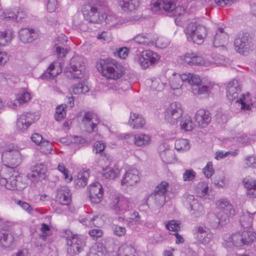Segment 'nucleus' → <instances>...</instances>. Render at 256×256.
<instances>
[{
	"label": "nucleus",
	"instance_id": "nucleus-30",
	"mask_svg": "<svg viewBox=\"0 0 256 256\" xmlns=\"http://www.w3.org/2000/svg\"><path fill=\"white\" fill-rule=\"evenodd\" d=\"M82 122L86 127L95 128L99 124V120L96 114L90 112H85Z\"/></svg>",
	"mask_w": 256,
	"mask_h": 256
},
{
	"label": "nucleus",
	"instance_id": "nucleus-39",
	"mask_svg": "<svg viewBox=\"0 0 256 256\" xmlns=\"http://www.w3.org/2000/svg\"><path fill=\"white\" fill-rule=\"evenodd\" d=\"M79 221L80 223L87 226L98 227L100 225V222H101V218L98 216H95L91 218L90 216L86 214L84 218H80Z\"/></svg>",
	"mask_w": 256,
	"mask_h": 256
},
{
	"label": "nucleus",
	"instance_id": "nucleus-49",
	"mask_svg": "<svg viewBox=\"0 0 256 256\" xmlns=\"http://www.w3.org/2000/svg\"><path fill=\"white\" fill-rule=\"evenodd\" d=\"M38 146L39 148L38 149L40 152L45 154H50L52 150V144L45 140L41 142Z\"/></svg>",
	"mask_w": 256,
	"mask_h": 256
},
{
	"label": "nucleus",
	"instance_id": "nucleus-31",
	"mask_svg": "<svg viewBox=\"0 0 256 256\" xmlns=\"http://www.w3.org/2000/svg\"><path fill=\"white\" fill-rule=\"evenodd\" d=\"M196 192L197 195L201 198L208 200H212L214 198V194H210L211 192L208 184L203 182H200L197 184Z\"/></svg>",
	"mask_w": 256,
	"mask_h": 256
},
{
	"label": "nucleus",
	"instance_id": "nucleus-35",
	"mask_svg": "<svg viewBox=\"0 0 256 256\" xmlns=\"http://www.w3.org/2000/svg\"><path fill=\"white\" fill-rule=\"evenodd\" d=\"M106 165L105 167L102 166V174L106 178L114 180L120 174V170L118 168H109L110 162L108 160L104 159Z\"/></svg>",
	"mask_w": 256,
	"mask_h": 256
},
{
	"label": "nucleus",
	"instance_id": "nucleus-54",
	"mask_svg": "<svg viewBox=\"0 0 256 256\" xmlns=\"http://www.w3.org/2000/svg\"><path fill=\"white\" fill-rule=\"evenodd\" d=\"M58 170L61 172L64 176L66 181L70 182L72 181V178L69 174V170L66 168L63 164H59L58 166Z\"/></svg>",
	"mask_w": 256,
	"mask_h": 256
},
{
	"label": "nucleus",
	"instance_id": "nucleus-25",
	"mask_svg": "<svg viewBox=\"0 0 256 256\" xmlns=\"http://www.w3.org/2000/svg\"><path fill=\"white\" fill-rule=\"evenodd\" d=\"M62 72V67L60 62H54L42 74V77L43 79L52 78L60 74Z\"/></svg>",
	"mask_w": 256,
	"mask_h": 256
},
{
	"label": "nucleus",
	"instance_id": "nucleus-38",
	"mask_svg": "<svg viewBox=\"0 0 256 256\" xmlns=\"http://www.w3.org/2000/svg\"><path fill=\"white\" fill-rule=\"evenodd\" d=\"M34 114L32 113H26L22 114L18 119L16 122L17 127L20 128L21 127H29L33 122Z\"/></svg>",
	"mask_w": 256,
	"mask_h": 256
},
{
	"label": "nucleus",
	"instance_id": "nucleus-15",
	"mask_svg": "<svg viewBox=\"0 0 256 256\" xmlns=\"http://www.w3.org/2000/svg\"><path fill=\"white\" fill-rule=\"evenodd\" d=\"M0 227V244L4 248L12 249L14 246V236L10 228L6 225Z\"/></svg>",
	"mask_w": 256,
	"mask_h": 256
},
{
	"label": "nucleus",
	"instance_id": "nucleus-26",
	"mask_svg": "<svg viewBox=\"0 0 256 256\" xmlns=\"http://www.w3.org/2000/svg\"><path fill=\"white\" fill-rule=\"evenodd\" d=\"M195 119L198 124L197 126L201 127V128H206L211 122L210 112L204 109L199 110L196 112Z\"/></svg>",
	"mask_w": 256,
	"mask_h": 256
},
{
	"label": "nucleus",
	"instance_id": "nucleus-24",
	"mask_svg": "<svg viewBox=\"0 0 256 256\" xmlns=\"http://www.w3.org/2000/svg\"><path fill=\"white\" fill-rule=\"evenodd\" d=\"M160 154L162 162L166 164H171L175 159L174 152L169 146L163 144L159 147Z\"/></svg>",
	"mask_w": 256,
	"mask_h": 256
},
{
	"label": "nucleus",
	"instance_id": "nucleus-4",
	"mask_svg": "<svg viewBox=\"0 0 256 256\" xmlns=\"http://www.w3.org/2000/svg\"><path fill=\"white\" fill-rule=\"evenodd\" d=\"M188 77L186 82L192 86V92L195 96H207L209 95L212 88L210 82H203L197 75L192 74H186Z\"/></svg>",
	"mask_w": 256,
	"mask_h": 256
},
{
	"label": "nucleus",
	"instance_id": "nucleus-46",
	"mask_svg": "<svg viewBox=\"0 0 256 256\" xmlns=\"http://www.w3.org/2000/svg\"><path fill=\"white\" fill-rule=\"evenodd\" d=\"M30 100V94L24 89L20 90L16 96V100L20 104L26 103Z\"/></svg>",
	"mask_w": 256,
	"mask_h": 256
},
{
	"label": "nucleus",
	"instance_id": "nucleus-34",
	"mask_svg": "<svg viewBox=\"0 0 256 256\" xmlns=\"http://www.w3.org/2000/svg\"><path fill=\"white\" fill-rule=\"evenodd\" d=\"M67 41V38L64 34H61L55 43V52L59 58H64L67 53L66 50L64 48V43Z\"/></svg>",
	"mask_w": 256,
	"mask_h": 256
},
{
	"label": "nucleus",
	"instance_id": "nucleus-22",
	"mask_svg": "<svg viewBox=\"0 0 256 256\" xmlns=\"http://www.w3.org/2000/svg\"><path fill=\"white\" fill-rule=\"evenodd\" d=\"M56 200L62 205H68L72 200V193L67 186H60L58 190Z\"/></svg>",
	"mask_w": 256,
	"mask_h": 256
},
{
	"label": "nucleus",
	"instance_id": "nucleus-41",
	"mask_svg": "<svg viewBox=\"0 0 256 256\" xmlns=\"http://www.w3.org/2000/svg\"><path fill=\"white\" fill-rule=\"evenodd\" d=\"M134 144L138 146H146L150 143L151 137L146 134H136L134 137Z\"/></svg>",
	"mask_w": 256,
	"mask_h": 256
},
{
	"label": "nucleus",
	"instance_id": "nucleus-23",
	"mask_svg": "<svg viewBox=\"0 0 256 256\" xmlns=\"http://www.w3.org/2000/svg\"><path fill=\"white\" fill-rule=\"evenodd\" d=\"M182 59L187 64L194 66H205L208 64L202 56L196 53H186L182 56Z\"/></svg>",
	"mask_w": 256,
	"mask_h": 256
},
{
	"label": "nucleus",
	"instance_id": "nucleus-17",
	"mask_svg": "<svg viewBox=\"0 0 256 256\" xmlns=\"http://www.w3.org/2000/svg\"><path fill=\"white\" fill-rule=\"evenodd\" d=\"M158 58V54L150 50H144L138 56L139 64L144 68L154 64Z\"/></svg>",
	"mask_w": 256,
	"mask_h": 256
},
{
	"label": "nucleus",
	"instance_id": "nucleus-32",
	"mask_svg": "<svg viewBox=\"0 0 256 256\" xmlns=\"http://www.w3.org/2000/svg\"><path fill=\"white\" fill-rule=\"evenodd\" d=\"M228 41V36L224 29L219 28L216 32L213 41L215 47L222 46Z\"/></svg>",
	"mask_w": 256,
	"mask_h": 256
},
{
	"label": "nucleus",
	"instance_id": "nucleus-45",
	"mask_svg": "<svg viewBox=\"0 0 256 256\" xmlns=\"http://www.w3.org/2000/svg\"><path fill=\"white\" fill-rule=\"evenodd\" d=\"M72 88V92L74 94H84L90 90L88 86L82 82L74 84Z\"/></svg>",
	"mask_w": 256,
	"mask_h": 256
},
{
	"label": "nucleus",
	"instance_id": "nucleus-37",
	"mask_svg": "<svg viewBox=\"0 0 256 256\" xmlns=\"http://www.w3.org/2000/svg\"><path fill=\"white\" fill-rule=\"evenodd\" d=\"M129 123L133 128H142L145 126L146 122L142 115L136 113H131Z\"/></svg>",
	"mask_w": 256,
	"mask_h": 256
},
{
	"label": "nucleus",
	"instance_id": "nucleus-6",
	"mask_svg": "<svg viewBox=\"0 0 256 256\" xmlns=\"http://www.w3.org/2000/svg\"><path fill=\"white\" fill-rule=\"evenodd\" d=\"M188 41L200 44H202L207 34L206 27L196 22L188 24L185 30Z\"/></svg>",
	"mask_w": 256,
	"mask_h": 256
},
{
	"label": "nucleus",
	"instance_id": "nucleus-47",
	"mask_svg": "<svg viewBox=\"0 0 256 256\" xmlns=\"http://www.w3.org/2000/svg\"><path fill=\"white\" fill-rule=\"evenodd\" d=\"M66 106L64 104H62L56 106L54 118L57 121H60L64 119L66 116Z\"/></svg>",
	"mask_w": 256,
	"mask_h": 256
},
{
	"label": "nucleus",
	"instance_id": "nucleus-16",
	"mask_svg": "<svg viewBox=\"0 0 256 256\" xmlns=\"http://www.w3.org/2000/svg\"><path fill=\"white\" fill-rule=\"evenodd\" d=\"M88 194L91 203L98 204L103 198L104 191L102 184L98 182H94L88 188Z\"/></svg>",
	"mask_w": 256,
	"mask_h": 256
},
{
	"label": "nucleus",
	"instance_id": "nucleus-5",
	"mask_svg": "<svg viewBox=\"0 0 256 256\" xmlns=\"http://www.w3.org/2000/svg\"><path fill=\"white\" fill-rule=\"evenodd\" d=\"M216 207L220 212L216 216V222L221 226L228 222L230 218L236 214L234 206L226 198H220L216 202Z\"/></svg>",
	"mask_w": 256,
	"mask_h": 256
},
{
	"label": "nucleus",
	"instance_id": "nucleus-28",
	"mask_svg": "<svg viewBox=\"0 0 256 256\" xmlns=\"http://www.w3.org/2000/svg\"><path fill=\"white\" fill-rule=\"evenodd\" d=\"M133 40L136 43L145 46H154L156 42V36L151 34H138Z\"/></svg>",
	"mask_w": 256,
	"mask_h": 256
},
{
	"label": "nucleus",
	"instance_id": "nucleus-2",
	"mask_svg": "<svg viewBox=\"0 0 256 256\" xmlns=\"http://www.w3.org/2000/svg\"><path fill=\"white\" fill-rule=\"evenodd\" d=\"M226 96L230 100H236V104L242 110H250L251 109V105L246 102L245 96L242 94L239 98L238 96L242 91V85L240 82L236 79L230 81L227 85Z\"/></svg>",
	"mask_w": 256,
	"mask_h": 256
},
{
	"label": "nucleus",
	"instance_id": "nucleus-53",
	"mask_svg": "<svg viewBox=\"0 0 256 256\" xmlns=\"http://www.w3.org/2000/svg\"><path fill=\"white\" fill-rule=\"evenodd\" d=\"M106 22L110 24V26L114 28H117L122 24L120 18L115 15H108L106 16Z\"/></svg>",
	"mask_w": 256,
	"mask_h": 256
},
{
	"label": "nucleus",
	"instance_id": "nucleus-10",
	"mask_svg": "<svg viewBox=\"0 0 256 256\" xmlns=\"http://www.w3.org/2000/svg\"><path fill=\"white\" fill-rule=\"evenodd\" d=\"M183 112L182 104L178 102H173L166 107L164 118L171 125H174L177 124L178 118L182 116Z\"/></svg>",
	"mask_w": 256,
	"mask_h": 256
},
{
	"label": "nucleus",
	"instance_id": "nucleus-14",
	"mask_svg": "<svg viewBox=\"0 0 256 256\" xmlns=\"http://www.w3.org/2000/svg\"><path fill=\"white\" fill-rule=\"evenodd\" d=\"M184 204L190 209V214L194 218H198L204 214L203 206L198 202L193 195H188L184 201Z\"/></svg>",
	"mask_w": 256,
	"mask_h": 256
},
{
	"label": "nucleus",
	"instance_id": "nucleus-43",
	"mask_svg": "<svg viewBox=\"0 0 256 256\" xmlns=\"http://www.w3.org/2000/svg\"><path fill=\"white\" fill-rule=\"evenodd\" d=\"M175 148L178 151L185 152L190 150V144L186 139L181 138L175 142Z\"/></svg>",
	"mask_w": 256,
	"mask_h": 256
},
{
	"label": "nucleus",
	"instance_id": "nucleus-29",
	"mask_svg": "<svg viewBox=\"0 0 256 256\" xmlns=\"http://www.w3.org/2000/svg\"><path fill=\"white\" fill-rule=\"evenodd\" d=\"M188 78L186 74H174L169 78V84L171 88L174 90L180 88L183 82H186Z\"/></svg>",
	"mask_w": 256,
	"mask_h": 256
},
{
	"label": "nucleus",
	"instance_id": "nucleus-27",
	"mask_svg": "<svg viewBox=\"0 0 256 256\" xmlns=\"http://www.w3.org/2000/svg\"><path fill=\"white\" fill-rule=\"evenodd\" d=\"M36 34L32 28H23L18 32V38L23 43H29L34 41L36 38Z\"/></svg>",
	"mask_w": 256,
	"mask_h": 256
},
{
	"label": "nucleus",
	"instance_id": "nucleus-36",
	"mask_svg": "<svg viewBox=\"0 0 256 256\" xmlns=\"http://www.w3.org/2000/svg\"><path fill=\"white\" fill-rule=\"evenodd\" d=\"M244 186L247 190V194L250 198L256 197V181L250 177L245 178L243 180Z\"/></svg>",
	"mask_w": 256,
	"mask_h": 256
},
{
	"label": "nucleus",
	"instance_id": "nucleus-13",
	"mask_svg": "<svg viewBox=\"0 0 256 256\" xmlns=\"http://www.w3.org/2000/svg\"><path fill=\"white\" fill-rule=\"evenodd\" d=\"M67 251L69 254L74 256L79 254L83 250L85 246L84 240L79 235L72 234L70 236L68 237Z\"/></svg>",
	"mask_w": 256,
	"mask_h": 256
},
{
	"label": "nucleus",
	"instance_id": "nucleus-21",
	"mask_svg": "<svg viewBox=\"0 0 256 256\" xmlns=\"http://www.w3.org/2000/svg\"><path fill=\"white\" fill-rule=\"evenodd\" d=\"M174 8L175 4L174 0H158L154 2L151 6V9L154 12H158L162 8L168 14H172Z\"/></svg>",
	"mask_w": 256,
	"mask_h": 256
},
{
	"label": "nucleus",
	"instance_id": "nucleus-64",
	"mask_svg": "<svg viewBox=\"0 0 256 256\" xmlns=\"http://www.w3.org/2000/svg\"><path fill=\"white\" fill-rule=\"evenodd\" d=\"M106 147L105 144L102 141H96L93 146V151L95 153L102 152Z\"/></svg>",
	"mask_w": 256,
	"mask_h": 256
},
{
	"label": "nucleus",
	"instance_id": "nucleus-3",
	"mask_svg": "<svg viewBox=\"0 0 256 256\" xmlns=\"http://www.w3.org/2000/svg\"><path fill=\"white\" fill-rule=\"evenodd\" d=\"M99 70L108 78L116 80L124 74L123 66L112 58L102 60L100 62Z\"/></svg>",
	"mask_w": 256,
	"mask_h": 256
},
{
	"label": "nucleus",
	"instance_id": "nucleus-51",
	"mask_svg": "<svg viewBox=\"0 0 256 256\" xmlns=\"http://www.w3.org/2000/svg\"><path fill=\"white\" fill-rule=\"evenodd\" d=\"M180 221L172 220L166 222V227L170 231L176 232L180 230Z\"/></svg>",
	"mask_w": 256,
	"mask_h": 256
},
{
	"label": "nucleus",
	"instance_id": "nucleus-60",
	"mask_svg": "<svg viewBox=\"0 0 256 256\" xmlns=\"http://www.w3.org/2000/svg\"><path fill=\"white\" fill-rule=\"evenodd\" d=\"M168 186L169 184L168 182L163 181L156 187L154 192L164 195Z\"/></svg>",
	"mask_w": 256,
	"mask_h": 256
},
{
	"label": "nucleus",
	"instance_id": "nucleus-61",
	"mask_svg": "<svg viewBox=\"0 0 256 256\" xmlns=\"http://www.w3.org/2000/svg\"><path fill=\"white\" fill-rule=\"evenodd\" d=\"M196 176V172L192 169L187 170L184 173L182 178L184 181H192Z\"/></svg>",
	"mask_w": 256,
	"mask_h": 256
},
{
	"label": "nucleus",
	"instance_id": "nucleus-44",
	"mask_svg": "<svg viewBox=\"0 0 256 256\" xmlns=\"http://www.w3.org/2000/svg\"><path fill=\"white\" fill-rule=\"evenodd\" d=\"M223 60V56L219 54L212 53L210 56V58L206 60V63H208L206 66L222 64Z\"/></svg>",
	"mask_w": 256,
	"mask_h": 256
},
{
	"label": "nucleus",
	"instance_id": "nucleus-11",
	"mask_svg": "<svg viewBox=\"0 0 256 256\" xmlns=\"http://www.w3.org/2000/svg\"><path fill=\"white\" fill-rule=\"evenodd\" d=\"M192 232L194 238L198 244L208 245L213 239L210 229L205 226H195Z\"/></svg>",
	"mask_w": 256,
	"mask_h": 256
},
{
	"label": "nucleus",
	"instance_id": "nucleus-12",
	"mask_svg": "<svg viewBox=\"0 0 256 256\" xmlns=\"http://www.w3.org/2000/svg\"><path fill=\"white\" fill-rule=\"evenodd\" d=\"M235 50L244 55L246 54L253 48V44L250 38L247 33L240 34L234 40Z\"/></svg>",
	"mask_w": 256,
	"mask_h": 256
},
{
	"label": "nucleus",
	"instance_id": "nucleus-52",
	"mask_svg": "<svg viewBox=\"0 0 256 256\" xmlns=\"http://www.w3.org/2000/svg\"><path fill=\"white\" fill-rule=\"evenodd\" d=\"M86 174H79L74 180V183L77 188L84 187L88 183L87 176Z\"/></svg>",
	"mask_w": 256,
	"mask_h": 256
},
{
	"label": "nucleus",
	"instance_id": "nucleus-20",
	"mask_svg": "<svg viewBox=\"0 0 256 256\" xmlns=\"http://www.w3.org/2000/svg\"><path fill=\"white\" fill-rule=\"evenodd\" d=\"M84 18L90 22H97L98 20V12L96 7L90 4H86L82 8Z\"/></svg>",
	"mask_w": 256,
	"mask_h": 256
},
{
	"label": "nucleus",
	"instance_id": "nucleus-40",
	"mask_svg": "<svg viewBox=\"0 0 256 256\" xmlns=\"http://www.w3.org/2000/svg\"><path fill=\"white\" fill-rule=\"evenodd\" d=\"M255 212L250 213L247 210L243 212V214L240 218V222L242 228L245 229L251 227L253 220V216Z\"/></svg>",
	"mask_w": 256,
	"mask_h": 256
},
{
	"label": "nucleus",
	"instance_id": "nucleus-7",
	"mask_svg": "<svg viewBox=\"0 0 256 256\" xmlns=\"http://www.w3.org/2000/svg\"><path fill=\"white\" fill-rule=\"evenodd\" d=\"M84 58L80 56H74L70 61L69 72L66 75L70 78H81L84 72Z\"/></svg>",
	"mask_w": 256,
	"mask_h": 256
},
{
	"label": "nucleus",
	"instance_id": "nucleus-50",
	"mask_svg": "<svg viewBox=\"0 0 256 256\" xmlns=\"http://www.w3.org/2000/svg\"><path fill=\"white\" fill-rule=\"evenodd\" d=\"M130 216H132L131 218L126 219V222L128 226H132L136 224H141V216L138 212L134 211Z\"/></svg>",
	"mask_w": 256,
	"mask_h": 256
},
{
	"label": "nucleus",
	"instance_id": "nucleus-57",
	"mask_svg": "<svg viewBox=\"0 0 256 256\" xmlns=\"http://www.w3.org/2000/svg\"><path fill=\"white\" fill-rule=\"evenodd\" d=\"M150 88L154 90L161 91L164 88V84L160 79H152Z\"/></svg>",
	"mask_w": 256,
	"mask_h": 256
},
{
	"label": "nucleus",
	"instance_id": "nucleus-9",
	"mask_svg": "<svg viewBox=\"0 0 256 256\" xmlns=\"http://www.w3.org/2000/svg\"><path fill=\"white\" fill-rule=\"evenodd\" d=\"M256 240V233L248 230L238 232L232 234L229 238V241L236 246H242L249 245Z\"/></svg>",
	"mask_w": 256,
	"mask_h": 256
},
{
	"label": "nucleus",
	"instance_id": "nucleus-1",
	"mask_svg": "<svg viewBox=\"0 0 256 256\" xmlns=\"http://www.w3.org/2000/svg\"><path fill=\"white\" fill-rule=\"evenodd\" d=\"M2 160L5 168L0 172V185L8 190H20L26 186L22 177L12 168L16 167L20 162V154L17 150L6 151L2 154Z\"/></svg>",
	"mask_w": 256,
	"mask_h": 256
},
{
	"label": "nucleus",
	"instance_id": "nucleus-8",
	"mask_svg": "<svg viewBox=\"0 0 256 256\" xmlns=\"http://www.w3.org/2000/svg\"><path fill=\"white\" fill-rule=\"evenodd\" d=\"M112 208L120 214L130 210L134 207V203L131 198H126L122 195L115 194L111 196Z\"/></svg>",
	"mask_w": 256,
	"mask_h": 256
},
{
	"label": "nucleus",
	"instance_id": "nucleus-19",
	"mask_svg": "<svg viewBox=\"0 0 256 256\" xmlns=\"http://www.w3.org/2000/svg\"><path fill=\"white\" fill-rule=\"evenodd\" d=\"M46 168L42 164H38L34 166L31 172L28 174V178L34 183L44 180L46 176Z\"/></svg>",
	"mask_w": 256,
	"mask_h": 256
},
{
	"label": "nucleus",
	"instance_id": "nucleus-42",
	"mask_svg": "<svg viewBox=\"0 0 256 256\" xmlns=\"http://www.w3.org/2000/svg\"><path fill=\"white\" fill-rule=\"evenodd\" d=\"M14 38V32L10 30L0 32V45L2 46L7 45Z\"/></svg>",
	"mask_w": 256,
	"mask_h": 256
},
{
	"label": "nucleus",
	"instance_id": "nucleus-48",
	"mask_svg": "<svg viewBox=\"0 0 256 256\" xmlns=\"http://www.w3.org/2000/svg\"><path fill=\"white\" fill-rule=\"evenodd\" d=\"M180 126V128H194L196 126L193 123L191 117L188 114H186L181 118Z\"/></svg>",
	"mask_w": 256,
	"mask_h": 256
},
{
	"label": "nucleus",
	"instance_id": "nucleus-58",
	"mask_svg": "<svg viewBox=\"0 0 256 256\" xmlns=\"http://www.w3.org/2000/svg\"><path fill=\"white\" fill-rule=\"evenodd\" d=\"M202 172L206 178H211L214 174L212 162H209L207 163L206 165L202 169Z\"/></svg>",
	"mask_w": 256,
	"mask_h": 256
},
{
	"label": "nucleus",
	"instance_id": "nucleus-55",
	"mask_svg": "<svg viewBox=\"0 0 256 256\" xmlns=\"http://www.w3.org/2000/svg\"><path fill=\"white\" fill-rule=\"evenodd\" d=\"M90 138H86L85 136L84 137L81 136H74L72 137V142L79 146H84L86 144L90 143Z\"/></svg>",
	"mask_w": 256,
	"mask_h": 256
},
{
	"label": "nucleus",
	"instance_id": "nucleus-63",
	"mask_svg": "<svg viewBox=\"0 0 256 256\" xmlns=\"http://www.w3.org/2000/svg\"><path fill=\"white\" fill-rule=\"evenodd\" d=\"M86 138H90V142L98 138L99 136L96 130L94 129H90V130H86L84 133Z\"/></svg>",
	"mask_w": 256,
	"mask_h": 256
},
{
	"label": "nucleus",
	"instance_id": "nucleus-33",
	"mask_svg": "<svg viewBox=\"0 0 256 256\" xmlns=\"http://www.w3.org/2000/svg\"><path fill=\"white\" fill-rule=\"evenodd\" d=\"M122 10L126 12H133L138 8L140 0H116Z\"/></svg>",
	"mask_w": 256,
	"mask_h": 256
},
{
	"label": "nucleus",
	"instance_id": "nucleus-18",
	"mask_svg": "<svg viewBox=\"0 0 256 256\" xmlns=\"http://www.w3.org/2000/svg\"><path fill=\"white\" fill-rule=\"evenodd\" d=\"M140 180L139 171L136 168H130L126 171L121 180L122 186H134Z\"/></svg>",
	"mask_w": 256,
	"mask_h": 256
},
{
	"label": "nucleus",
	"instance_id": "nucleus-62",
	"mask_svg": "<svg viewBox=\"0 0 256 256\" xmlns=\"http://www.w3.org/2000/svg\"><path fill=\"white\" fill-rule=\"evenodd\" d=\"M0 17L2 20H12L16 21V12L10 10H6L2 12Z\"/></svg>",
	"mask_w": 256,
	"mask_h": 256
},
{
	"label": "nucleus",
	"instance_id": "nucleus-56",
	"mask_svg": "<svg viewBox=\"0 0 256 256\" xmlns=\"http://www.w3.org/2000/svg\"><path fill=\"white\" fill-rule=\"evenodd\" d=\"M150 198L154 200V202L158 206H162L164 204L165 196L162 194L154 192Z\"/></svg>",
	"mask_w": 256,
	"mask_h": 256
},
{
	"label": "nucleus",
	"instance_id": "nucleus-59",
	"mask_svg": "<svg viewBox=\"0 0 256 256\" xmlns=\"http://www.w3.org/2000/svg\"><path fill=\"white\" fill-rule=\"evenodd\" d=\"M112 229L114 235L118 236H124L126 232L124 227L121 226L116 224H113L112 226Z\"/></svg>",
	"mask_w": 256,
	"mask_h": 256
}]
</instances>
